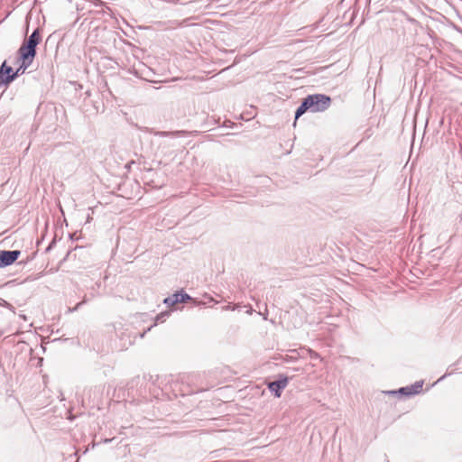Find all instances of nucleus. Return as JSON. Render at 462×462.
Segmentation results:
<instances>
[{"mask_svg":"<svg viewBox=\"0 0 462 462\" xmlns=\"http://www.w3.org/2000/svg\"><path fill=\"white\" fill-rule=\"evenodd\" d=\"M400 392L402 393H405V394H413V393H417V391H412V389L409 388V387L402 388L400 390Z\"/></svg>","mask_w":462,"mask_h":462,"instance_id":"nucleus-8","label":"nucleus"},{"mask_svg":"<svg viewBox=\"0 0 462 462\" xmlns=\"http://www.w3.org/2000/svg\"><path fill=\"white\" fill-rule=\"evenodd\" d=\"M40 41H41V35H40L38 30H36L23 42L36 49V46L38 45Z\"/></svg>","mask_w":462,"mask_h":462,"instance_id":"nucleus-7","label":"nucleus"},{"mask_svg":"<svg viewBox=\"0 0 462 462\" xmlns=\"http://www.w3.org/2000/svg\"><path fill=\"white\" fill-rule=\"evenodd\" d=\"M18 54L21 60L18 71H21L23 74L33 61L36 55V49L23 42L18 50Z\"/></svg>","mask_w":462,"mask_h":462,"instance_id":"nucleus-2","label":"nucleus"},{"mask_svg":"<svg viewBox=\"0 0 462 462\" xmlns=\"http://www.w3.org/2000/svg\"><path fill=\"white\" fill-rule=\"evenodd\" d=\"M331 98L323 94L310 95L304 98L301 105L298 107L295 119L297 120L307 110L310 109L312 112H322L330 106Z\"/></svg>","mask_w":462,"mask_h":462,"instance_id":"nucleus-1","label":"nucleus"},{"mask_svg":"<svg viewBox=\"0 0 462 462\" xmlns=\"http://www.w3.org/2000/svg\"><path fill=\"white\" fill-rule=\"evenodd\" d=\"M189 299V296L185 293H174L172 296L166 298L164 303L168 306H174L179 302H184Z\"/></svg>","mask_w":462,"mask_h":462,"instance_id":"nucleus-6","label":"nucleus"},{"mask_svg":"<svg viewBox=\"0 0 462 462\" xmlns=\"http://www.w3.org/2000/svg\"><path fill=\"white\" fill-rule=\"evenodd\" d=\"M288 383V379L284 378L280 381L272 382L268 384V388L270 391L273 392L276 397L281 396V390L285 388Z\"/></svg>","mask_w":462,"mask_h":462,"instance_id":"nucleus-5","label":"nucleus"},{"mask_svg":"<svg viewBox=\"0 0 462 462\" xmlns=\"http://www.w3.org/2000/svg\"><path fill=\"white\" fill-rule=\"evenodd\" d=\"M20 251H0V267L14 263L20 255Z\"/></svg>","mask_w":462,"mask_h":462,"instance_id":"nucleus-4","label":"nucleus"},{"mask_svg":"<svg viewBox=\"0 0 462 462\" xmlns=\"http://www.w3.org/2000/svg\"><path fill=\"white\" fill-rule=\"evenodd\" d=\"M21 71H18V69L14 73H13V69L10 66L6 65V62L4 61L2 66L0 67V82L4 84H8L12 82L16 76H18Z\"/></svg>","mask_w":462,"mask_h":462,"instance_id":"nucleus-3","label":"nucleus"}]
</instances>
